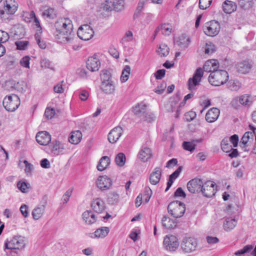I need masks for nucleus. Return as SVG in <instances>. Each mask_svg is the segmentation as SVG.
Masks as SVG:
<instances>
[{
  "instance_id": "f257e3e1",
  "label": "nucleus",
  "mask_w": 256,
  "mask_h": 256,
  "mask_svg": "<svg viewBox=\"0 0 256 256\" xmlns=\"http://www.w3.org/2000/svg\"><path fill=\"white\" fill-rule=\"evenodd\" d=\"M228 79L227 72L218 69L211 72L208 76V82L212 86H220L225 84Z\"/></svg>"
},
{
  "instance_id": "f03ea898",
  "label": "nucleus",
  "mask_w": 256,
  "mask_h": 256,
  "mask_svg": "<svg viewBox=\"0 0 256 256\" xmlns=\"http://www.w3.org/2000/svg\"><path fill=\"white\" fill-rule=\"evenodd\" d=\"M168 210L174 218H179L184 215L186 211L185 204L180 201H173L168 204Z\"/></svg>"
},
{
  "instance_id": "7ed1b4c3",
  "label": "nucleus",
  "mask_w": 256,
  "mask_h": 256,
  "mask_svg": "<svg viewBox=\"0 0 256 256\" xmlns=\"http://www.w3.org/2000/svg\"><path fill=\"white\" fill-rule=\"evenodd\" d=\"M3 106L8 112H14L20 104V100L16 94L6 96L3 100Z\"/></svg>"
},
{
  "instance_id": "20e7f679",
  "label": "nucleus",
  "mask_w": 256,
  "mask_h": 256,
  "mask_svg": "<svg viewBox=\"0 0 256 256\" xmlns=\"http://www.w3.org/2000/svg\"><path fill=\"white\" fill-rule=\"evenodd\" d=\"M203 75L204 70L202 68H198L196 70L192 78H190L188 81V88L190 90L192 91L196 89V86L200 85Z\"/></svg>"
},
{
  "instance_id": "39448f33",
  "label": "nucleus",
  "mask_w": 256,
  "mask_h": 256,
  "mask_svg": "<svg viewBox=\"0 0 256 256\" xmlns=\"http://www.w3.org/2000/svg\"><path fill=\"white\" fill-rule=\"evenodd\" d=\"M220 28V24L216 20L206 22L203 26V30L206 34L210 36L217 35Z\"/></svg>"
},
{
  "instance_id": "423d86ee",
  "label": "nucleus",
  "mask_w": 256,
  "mask_h": 256,
  "mask_svg": "<svg viewBox=\"0 0 256 256\" xmlns=\"http://www.w3.org/2000/svg\"><path fill=\"white\" fill-rule=\"evenodd\" d=\"M146 106L144 103L138 104L134 108L133 112L134 114L139 117L144 116L145 120L151 122L154 120L152 114H146Z\"/></svg>"
},
{
  "instance_id": "0eeeda50",
  "label": "nucleus",
  "mask_w": 256,
  "mask_h": 256,
  "mask_svg": "<svg viewBox=\"0 0 256 256\" xmlns=\"http://www.w3.org/2000/svg\"><path fill=\"white\" fill-rule=\"evenodd\" d=\"M204 196L208 198L214 196L216 192V184L212 181H207L204 184L202 182V190H200Z\"/></svg>"
},
{
  "instance_id": "6e6552de",
  "label": "nucleus",
  "mask_w": 256,
  "mask_h": 256,
  "mask_svg": "<svg viewBox=\"0 0 256 256\" xmlns=\"http://www.w3.org/2000/svg\"><path fill=\"white\" fill-rule=\"evenodd\" d=\"M100 66V62L96 54H94L93 56L88 57L86 61V68L92 72L98 71Z\"/></svg>"
},
{
  "instance_id": "1a4fd4ad",
  "label": "nucleus",
  "mask_w": 256,
  "mask_h": 256,
  "mask_svg": "<svg viewBox=\"0 0 256 256\" xmlns=\"http://www.w3.org/2000/svg\"><path fill=\"white\" fill-rule=\"evenodd\" d=\"M202 182L201 179L198 178H193L187 183V188L192 194L198 193L202 190Z\"/></svg>"
},
{
  "instance_id": "9d476101",
  "label": "nucleus",
  "mask_w": 256,
  "mask_h": 256,
  "mask_svg": "<svg viewBox=\"0 0 256 256\" xmlns=\"http://www.w3.org/2000/svg\"><path fill=\"white\" fill-rule=\"evenodd\" d=\"M96 183L97 186L101 190H108L112 184V182L110 178L106 176H99Z\"/></svg>"
},
{
  "instance_id": "9b49d317",
  "label": "nucleus",
  "mask_w": 256,
  "mask_h": 256,
  "mask_svg": "<svg viewBox=\"0 0 256 256\" xmlns=\"http://www.w3.org/2000/svg\"><path fill=\"white\" fill-rule=\"evenodd\" d=\"M56 30H60L64 29L70 31L72 30V21L67 18H60L56 21L54 24Z\"/></svg>"
},
{
  "instance_id": "f8f14e48",
  "label": "nucleus",
  "mask_w": 256,
  "mask_h": 256,
  "mask_svg": "<svg viewBox=\"0 0 256 256\" xmlns=\"http://www.w3.org/2000/svg\"><path fill=\"white\" fill-rule=\"evenodd\" d=\"M47 201L48 196L45 195L42 198V204L40 206L34 209L32 212V216L34 220H38L42 216L47 204Z\"/></svg>"
},
{
  "instance_id": "ddd939ff",
  "label": "nucleus",
  "mask_w": 256,
  "mask_h": 256,
  "mask_svg": "<svg viewBox=\"0 0 256 256\" xmlns=\"http://www.w3.org/2000/svg\"><path fill=\"white\" fill-rule=\"evenodd\" d=\"M123 133V130L120 126L112 128L108 134V140L112 144L116 143Z\"/></svg>"
},
{
  "instance_id": "4468645a",
  "label": "nucleus",
  "mask_w": 256,
  "mask_h": 256,
  "mask_svg": "<svg viewBox=\"0 0 256 256\" xmlns=\"http://www.w3.org/2000/svg\"><path fill=\"white\" fill-rule=\"evenodd\" d=\"M94 35V31L92 27L88 24L81 25V40H88Z\"/></svg>"
},
{
  "instance_id": "2eb2a0df",
  "label": "nucleus",
  "mask_w": 256,
  "mask_h": 256,
  "mask_svg": "<svg viewBox=\"0 0 256 256\" xmlns=\"http://www.w3.org/2000/svg\"><path fill=\"white\" fill-rule=\"evenodd\" d=\"M46 152L53 156H57L62 152L63 148L60 146V142L57 140L53 141L46 148Z\"/></svg>"
},
{
  "instance_id": "dca6fc26",
  "label": "nucleus",
  "mask_w": 256,
  "mask_h": 256,
  "mask_svg": "<svg viewBox=\"0 0 256 256\" xmlns=\"http://www.w3.org/2000/svg\"><path fill=\"white\" fill-rule=\"evenodd\" d=\"M36 142L41 145L46 146L51 140V136L46 131L38 132L36 136Z\"/></svg>"
},
{
  "instance_id": "f3484780",
  "label": "nucleus",
  "mask_w": 256,
  "mask_h": 256,
  "mask_svg": "<svg viewBox=\"0 0 256 256\" xmlns=\"http://www.w3.org/2000/svg\"><path fill=\"white\" fill-rule=\"evenodd\" d=\"M72 30L66 31V32L60 33L56 32L54 37L58 43H66L69 42L72 38Z\"/></svg>"
},
{
  "instance_id": "a211bd4d",
  "label": "nucleus",
  "mask_w": 256,
  "mask_h": 256,
  "mask_svg": "<svg viewBox=\"0 0 256 256\" xmlns=\"http://www.w3.org/2000/svg\"><path fill=\"white\" fill-rule=\"evenodd\" d=\"M91 206L94 211L98 214L103 212L106 209L104 202L100 198L94 199L92 202Z\"/></svg>"
},
{
  "instance_id": "6ab92c4d",
  "label": "nucleus",
  "mask_w": 256,
  "mask_h": 256,
  "mask_svg": "<svg viewBox=\"0 0 256 256\" xmlns=\"http://www.w3.org/2000/svg\"><path fill=\"white\" fill-rule=\"evenodd\" d=\"M162 170L160 167L154 168V171L150 174L149 180L151 184L153 185L157 184L162 176Z\"/></svg>"
},
{
  "instance_id": "aec40b11",
  "label": "nucleus",
  "mask_w": 256,
  "mask_h": 256,
  "mask_svg": "<svg viewBox=\"0 0 256 256\" xmlns=\"http://www.w3.org/2000/svg\"><path fill=\"white\" fill-rule=\"evenodd\" d=\"M181 248L185 252H192L198 247L197 241H182Z\"/></svg>"
},
{
  "instance_id": "412c9836",
  "label": "nucleus",
  "mask_w": 256,
  "mask_h": 256,
  "mask_svg": "<svg viewBox=\"0 0 256 256\" xmlns=\"http://www.w3.org/2000/svg\"><path fill=\"white\" fill-rule=\"evenodd\" d=\"M219 68V63L216 60H210L204 64L203 69L204 71L210 73L216 71Z\"/></svg>"
},
{
  "instance_id": "4be33fe9",
  "label": "nucleus",
  "mask_w": 256,
  "mask_h": 256,
  "mask_svg": "<svg viewBox=\"0 0 256 256\" xmlns=\"http://www.w3.org/2000/svg\"><path fill=\"white\" fill-rule=\"evenodd\" d=\"M220 110L216 108L210 109L206 115V120L208 122H214L218 118Z\"/></svg>"
},
{
  "instance_id": "5701e85b",
  "label": "nucleus",
  "mask_w": 256,
  "mask_h": 256,
  "mask_svg": "<svg viewBox=\"0 0 256 256\" xmlns=\"http://www.w3.org/2000/svg\"><path fill=\"white\" fill-rule=\"evenodd\" d=\"M249 127L250 130H251L252 132H245V134L241 138L240 144H243L244 147L246 146L250 137L253 138L255 135L256 140V128H255L252 124H250Z\"/></svg>"
},
{
  "instance_id": "b1692460",
  "label": "nucleus",
  "mask_w": 256,
  "mask_h": 256,
  "mask_svg": "<svg viewBox=\"0 0 256 256\" xmlns=\"http://www.w3.org/2000/svg\"><path fill=\"white\" fill-rule=\"evenodd\" d=\"M236 4L230 0H226L222 4V10L224 13L230 14L236 10Z\"/></svg>"
},
{
  "instance_id": "393cba45",
  "label": "nucleus",
  "mask_w": 256,
  "mask_h": 256,
  "mask_svg": "<svg viewBox=\"0 0 256 256\" xmlns=\"http://www.w3.org/2000/svg\"><path fill=\"white\" fill-rule=\"evenodd\" d=\"M172 26L168 24H162L158 26L154 31V36L155 37L158 32H160L162 34L169 36L172 32Z\"/></svg>"
},
{
  "instance_id": "a878e982",
  "label": "nucleus",
  "mask_w": 256,
  "mask_h": 256,
  "mask_svg": "<svg viewBox=\"0 0 256 256\" xmlns=\"http://www.w3.org/2000/svg\"><path fill=\"white\" fill-rule=\"evenodd\" d=\"M152 156V153L150 149L146 146L143 147L138 154V158L144 162L148 160Z\"/></svg>"
},
{
  "instance_id": "bb28decb",
  "label": "nucleus",
  "mask_w": 256,
  "mask_h": 256,
  "mask_svg": "<svg viewBox=\"0 0 256 256\" xmlns=\"http://www.w3.org/2000/svg\"><path fill=\"white\" fill-rule=\"evenodd\" d=\"M182 170V166H179L172 174L170 176L167 182V186L165 190L166 192L168 191L170 189L174 180L179 176Z\"/></svg>"
},
{
  "instance_id": "cd10ccee",
  "label": "nucleus",
  "mask_w": 256,
  "mask_h": 256,
  "mask_svg": "<svg viewBox=\"0 0 256 256\" xmlns=\"http://www.w3.org/2000/svg\"><path fill=\"white\" fill-rule=\"evenodd\" d=\"M237 222L234 218H226L224 222V228L226 231H230L236 226Z\"/></svg>"
},
{
  "instance_id": "c85d7f7f",
  "label": "nucleus",
  "mask_w": 256,
  "mask_h": 256,
  "mask_svg": "<svg viewBox=\"0 0 256 256\" xmlns=\"http://www.w3.org/2000/svg\"><path fill=\"white\" fill-rule=\"evenodd\" d=\"M252 68V64L248 61H244L237 64V70L242 74H246Z\"/></svg>"
},
{
  "instance_id": "c756f323",
  "label": "nucleus",
  "mask_w": 256,
  "mask_h": 256,
  "mask_svg": "<svg viewBox=\"0 0 256 256\" xmlns=\"http://www.w3.org/2000/svg\"><path fill=\"white\" fill-rule=\"evenodd\" d=\"M82 218L87 224H94L96 221V216L92 211H86L83 213Z\"/></svg>"
},
{
  "instance_id": "7c9ffc66",
  "label": "nucleus",
  "mask_w": 256,
  "mask_h": 256,
  "mask_svg": "<svg viewBox=\"0 0 256 256\" xmlns=\"http://www.w3.org/2000/svg\"><path fill=\"white\" fill-rule=\"evenodd\" d=\"M101 89L106 94H110L114 90V86L112 81L102 82Z\"/></svg>"
},
{
  "instance_id": "2f4dec72",
  "label": "nucleus",
  "mask_w": 256,
  "mask_h": 256,
  "mask_svg": "<svg viewBox=\"0 0 256 256\" xmlns=\"http://www.w3.org/2000/svg\"><path fill=\"white\" fill-rule=\"evenodd\" d=\"M178 241H163V245L165 249L170 252H174L178 248Z\"/></svg>"
},
{
  "instance_id": "473e14b6",
  "label": "nucleus",
  "mask_w": 256,
  "mask_h": 256,
  "mask_svg": "<svg viewBox=\"0 0 256 256\" xmlns=\"http://www.w3.org/2000/svg\"><path fill=\"white\" fill-rule=\"evenodd\" d=\"M190 42V38L185 34L180 36L177 44L182 48H187Z\"/></svg>"
},
{
  "instance_id": "72a5a7b5",
  "label": "nucleus",
  "mask_w": 256,
  "mask_h": 256,
  "mask_svg": "<svg viewBox=\"0 0 256 256\" xmlns=\"http://www.w3.org/2000/svg\"><path fill=\"white\" fill-rule=\"evenodd\" d=\"M110 164V158L107 156H104L100 159L97 168L99 171H102L106 168Z\"/></svg>"
},
{
  "instance_id": "f704fd0d",
  "label": "nucleus",
  "mask_w": 256,
  "mask_h": 256,
  "mask_svg": "<svg viewBox=\"0 0 256 256\" xmlns=\"http://www.w3.org/2000/svg\"><path fill=\"white\" fill-rule=\"evenodd\" d=\"M162 224L163 226L166 228H173L176 226V223L175 220L167 216L163 217Z\"/></svg>"
},
{
  "instance_id": "c9c22d12",
  "label": "nucleus",
  "mask_w": 256,
  "mask_h": 256,
  "mask_svg": "<svg viewBox=\"0 0 256 256\" xmlns=\"http://www.w3.org/2000/svg\"><path fill=\"white\" fill-rule=\"evenodd\" d=\"M253 101V98L247 94L241 96L239 98L240 104L244 106H250L252 104Z\"/></svg>"
},
{
  "instance_id": "e433bc0d",
  "label": "nucleus",
  "mask_w": 256,
  "mask_h": 256,
  "mask_svg": "<svg viewBox=\"0 0 256 256\" xmlns=\"http://www.w3.org/2000/svg\"><path fill=\"white\" fill-rule=\"evenodd\" d=\"M226 86L231 91H238L241 88L240 82L236 80H229Z\"/></svg>"
},
{
  "instance_id": "4c0bfd02",
  "label": "nucleus",
  "mask_w": 256,
  "mask_h": 256,
  "mask_svg": "<svg viewBox=\"0 0 256 256\" xmlns=\"http://www.w3.org/2000/svg\"><path fill=\"white\" fill-rule=\"evenodd\" d=\"M228 214L232 216L231 218H236V216L239 214L238 206L236 204H230L226 209Z\"/></svg>"
},
{
  "instance_id": "58836bf2",
  "label": "nucleus",
  "mask_w": 256,
  "mask_h": 256,
  "mask_svg": "<svg viewBox=\"0 0 256 256\" xmlns=\"http://www.w3.org/2000/svg\"><path fill=\"white\" fill-rule=\"evenodd\" d=\"M109 228L102 227L98 229L94 233V238H102L106 236L109 232Z\"/></svg>"
},
{
  "instance_id": "ea45409f",
  "label": "nucleus",
  "mask_w": 256,
  "mask_h": 256,
  "mask_svg": "<svg viewBox=\"0 0 256 256\" xmlns=\"http://www.w3.org/2000/svg\"><path fill=\"white\" fill-rule=\"evenodd\" d=\"M68 140L70 142L76 144L80 142V131L76 130L70 133V136L69 137Z\"/></svg>"
},
{
  "instance_id": "a19ab883",
  "label": "nucleus",
  "mask_w": 256,
  "mask_h": 256,
  "mask_svg": "<svg viewBox=\"0 0 256 256\" xmlns=\"http://www.w3.org/2000/svg\"><path fill=\"white\" fill-rule=\"evenodd\" d=\"M42 16L45 18L54 19L56 17V12L54 8H47L43 10Z\"/></svg>"
},
{
  "instance_id": "79ce46f5",
  "label": "nucleus",
  "mask_w": 256,
  "mask_h": 256,
  "mask_svg": "<svg viewBox=\"0 0 256 256\" xmlns=\"http://www.w3.org/2000/svg\"><path fill=\"white\" fill-rule=\"evenodd\" d=\"M157 52L160 56H166L170 52V48L166 44H161L159 46Z\"/></svg>"
},
{
  "instance_id": "37998d69",
  "label": "nucleus",
  "mask_w": 256,
  "mask_h": 256,
  "mask_svg": "<svg viewBox=\"0 0 256 256\" xmlns=\"http://www.w3.org/2000/svg\"><path fill=\"white\" fill-rule=\"evenodd\" d=\"M112 3L114 10L120 12L124 9L125 5L124 0H114Z\"/></svg>"
},
{
  "instance_id": "c03bdc74",
  "label": "nucleus",
  "mask_w": 256,
  "mask_h": 256,
  "mask_svg": "<svg viewBox=\"0 0 256 256\" xmlns=\"http://www.w3.org/2000/svg\"><path fill=\"white\" fill-rule=\"evenodd\" d=\"M112 74L108 70H104L100 72V79L102 82H106L112 80Z\"/></svg>"
},
{
  "instance_id": "a18cd8bd",
  "label": "nucleus",
  "mask_w": 256,
  "mask_h": 256,
  "mask_svg": "<svg viewBox=\"0 0 256 256\" xmlns=\"http://www.w3.org/2000/svg\"><path fill=\"white\" fill-rule=\"evenodd\" d=\"M182 146L184 150L192 152L195 150L196 144V141L184 142Z\"/></svg>"
},
{
  "instance_id": "49530a36",
  "label": "nucleus",
  "mask_w": 256,
  "mask_h": 256,
  "mask_svg": "<svg viewBox=\"0 0 256 256\" xmlns=\"http://www.w3.org/2000/svg\"><path fill=\"white\" fill-rule=\"evenodd\" d=\"M218 241H198V246L205 250L210 248L211 246L216 244Z\"/></svg>"
},
{
  "instance_id": "de8ad7c7",
  "label": "nucleus",
  "mask_w": 256,
  "mask_h": 256,
  "mask_svg": "<svg viewBox=\"0 0 256 256\" xmlns=\"http://www.w3.org/2000/svg\"><path fill=\"white\" fill-rule=\"evenodd\" d=\"M130 66L128 65L126 66L124 69L122 70L120 76V80L122 82H124L128 80L129 78V75L130 74Z\"/></svg>"
},
{
  "instance_id": "09e8293b",
  "label": "nucleus",
  "mask_w": 256,
  "mask_h": 256,
  "mask_svg": "<svg viewBox=\"0 0 256 256\" xmlns=\"http://www.w3.org/2000/svg\"><path fill=\"white\" fill-rule=\"evenodd\" d=\"M28 44L29 42L27 40H18L15 42V45L16 46V48L20 50H24L27 49Z\"/></svg>"
},
{
  "instance_id": "8fccbe9b",
  "label": "nucleus",
  "mask_w": 256,
  "mask_h": 256,
  "mask_svg": "<svg viewBox=\"0 0 256 256\" xmlns=\"http://www.w3.org/2000/svg\"><path fill=\"white\" fill-rule=\"evenodd\" d=\"M119 200V195L115 192H112L109 194L108 196V202L112 204H114L118 202Z\"/></svg>"
},
{
  "instance_id": "3c124183",
  "label": "nucleus",
  "mask_w": 256,
  "mask_h": 256,
  "mask_svg": "<svg viewBox=\"0 0 256 256\" xmlns=\"http://www.w3.org/2000/svg\"><path fill=\"white\" fill-rule=\"evenodd\" d=\"M228 138L224 139L221 142L222 150L226 152H228L232 150V146L228 143Z\"/></svg>"
},
{
  "instance_id": "603ef678",
  "label": "nucleus",
  "mask_w": 256,
  "mask_h": 256,
  "mask_svg": "<svg viewBox=\"0 0 256 256\" xmlns=\"http://www.w3.org/2000/svg\"><path fill=\"white\" fill-rule=\"evenodd\" d=\"M116 164L120 166H122L126 162V156L123 153H119L117 154L115 158Z\"/></svg>"
},
{
  "instance_id": "864d4df0",
  "label": "nucleus",
  "mask_w": 256,
  "mask_h": 256,
  "mask_svg": "<svg viewBox=\"0 0 256 256\" xmlns=\"http://www.w3.org/2000/svg\"><path fill=\"white\" fill-rule=\"evenodd\" d=\"M239 6L244 9H248L252 6V0H238Z\"/></svg>"
},
{
  "instance_id": "5fc2aeb1",
  "label": "nucleus",
  "mask_w": 256,
  "mask_h": 256,
  "mask_svg": "<svg viewBox=\"0 0 256 256\" xmlns=\"http://www.w3.org/2000/svg\"><path fill=\"white\" fill-rule=\"evenodd\" d=\"M152 194V190L150 188H146L144 194H142L144 201L147 203L149 201Z\"/></svg>"
},
{
  "instance_id": "6e6d98bb",
  "label": "nucleus",
  "mask_w": 256,
  "mask_h": 256,
  "mask_svg": "<svg viewBox=\"0 0 256 256\" xmlns=\"http://www.w3.org/2000/svg\"><path fill=\"white\" fill-rule=\"evenodd\" d=\"M15 82L16 81L14 80H6L4 86V89L8 91L14 90Z\"/></svg>"
},
{
  "instance_id": "4d7b16f0",
  "label": "nucleus",
  "mask_w": 256,
  "mask_h": 256,
  "mask_svg": "<svg viewBox=\"0 0 256 256\" xmlns=\"http://www.w3.org/2000/svg\"><path fill=\"white\" fill-rule=\"evenodd\" d=\"M34 38L36 42V43L38 45L39 47L42 49H44L46 48V44L44 40H40V34L39 32H36L34 34Z\"/></svg>"
},
{
  "instance_id": "13d9d810",
  "label": "nucleus",
  "mask_w": 256,
  "mask_h": 256,
  "mask_svg": "<svg viewBox=\"0 0 256 256\" xmlns=\"http://www.w3.org/2000/svg\"><path fill=\"white\" fill-rule=\"evenodd\" d=\"M212 0H199V8L202 10H206L211 4Z\"/></svg>"
},
{
  "instance_id": "bf43d9fd",
  "label": "nucleus",
  "mask_w": 256,
  "mask_h": 256,
  "mask_svg": "<svg viewBox=\"0 0 256 256\" xmlns=\"http://www.w3.org/2000/svg\"><path fill=\"white\" fill-rule=\"evenodd\" d=\"M26 83L22 81L20 82H15L14 90H16L20 92H22L24 90L26 87Z\"/></svg>"
},
{
  "instance_id": "052dcab7",
  "label": "nucleus",
  "mask_w": 256,
  "mask_h": 256,
  "mask_svg": "<svg viewBox=\"0 0 256 256\" xmlns=\"http://www.w3.org/2000/svg\"><path fill=\"white\" fill-rule=\"evenodd\" d=\"M40 66L42 68H48L51 70L53 69L52 62L48 59L46 58H44L41 60Z\"/></svg>"
},
{
  "instance_id": "680f3d73",
  "label": "nucleus",
  "mask_w": 256,
  "mask_h": 256,
  "mask_svg": "<svg viewBox=\"0 0 256 256\" xmlns=\"http://www.w3.org/2000/svg\"><path fill=\"white\" fill-rule=\"evenodd\" d=\"M30 57L28 56H25L23 57L20 60V64L21 66L26 68H30Z\"/></svg>"
},
{
  "instance_id": "e2e57ef3",
  "label": "nucleus",
  "mask_w": 256,
  "mask_h": 256,
  "mask_svg": "<svg viewBox=\"0 0 256 256\" xmlns=\"http://www.w3.org/2000/svg\"><path fill=\"white\" fill-rule=\"evenodd\" d=\"M215 51L214 46L210 42L209 44H206V48L204 50V52L206 54H210Z\"/></svg>"
},
{
  "instance_id": "0e129e2a",
  "label": "nucleus",
  "mask_w": 256,
  "mask_h": 256,
  "mask_svg": "<svg viewBox=\"0 0 256 256\" xmlns=\"http://www.w3.org/2000/svg\"><path fill=\"white\" fill-rule=\"evenodd\" d=\"M10 38L8 32L0 30V44L6 42Z\"/></svg>"
},
{
  "instance_id": "69168bd1",
  "label": "nucleus",
  "mask_w": 256,
  "mask_h": 256,
  "mask_svg": "<svg viewBox=\"0 0 256 256\" xmlns=\"http://www.w3.org/2000/svg\"><path fill=\"white\" fill-rule=\"evenodd\" d=\"M55 114V110L53 108H46L44 112V116L48 119L52 118Z\"/></svg>"
},
{
  "instance_id": "338daca9",
  "label": "nucleus",
  "mask_w": 256,
  "mask_h": 256,
  "mask_svg": "<svg viewBox=\"0 0 256 256\" xmlns=\"http://www.w3.org/2000/svg\"><path fill=\"white\" fill-rule=\"evenodd\" d=\"M102 8L106 12L112 10H113L112 2L106 1L102 4Z\"/></svg>"
},
{
  "instance_id": "774afa93",
  "label": "nucleus",
  "mask_w": 256,
  "mask_h": 256,
  "mask_svg": "<svg viewBox=\"0 0 256 256\" xmlns=\"http://www.w3.org/2000/svg\"><path fill=\"white\" fill-rule=\"evenodd\" d=\"M28 185H29L28 183L19 182L17 184V186L22 192H26L28 188Z\"/></svg>"
}]
</instances>
